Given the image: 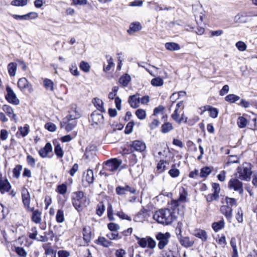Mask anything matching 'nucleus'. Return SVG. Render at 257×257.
<instances>
[{
  "label": "nucleus",
  "mask_w": 257,
  "mask_h": 257,
  "mask_svg": "<svg viewBox=\"0 0 257 257\" xmlns=\"http://www.w3.org/2000/svg\"><path fill=\"white\" fill-rule=\"evenodd\" d=\"M179 211L175 207L170 208H164L156 211L154 215L153 218L159 223L167 225L171 224L177 217V214Z\"/></svg>",
  "instance_id": "1"
},
{
  "label": "nucleus",
  "mask_w": 257,
  "mask_h": 257,
  "mask_svg": "<svg viewBox=\"0 0 257 257\" xmlns=\"http://www.w3.org/2000/svg\"><path fill=\"white\" fill-rule=\"evenodd\" d=\"M72 203L74 207L79 211L89 204L90 200L84 196L82 191H77L73 193Z\"/></svg>",
  "instance_id": "2"
},
{
  "label": "nucleus",
  "mask_w": 257,
  "mask_h": 257,
  "mask_svg": "<svg viewBox=\"0 0 257 257\" xmlns=\"http://www.w3.org/2000/svg\"><path fill=\"white\" fill-rule=\"evenodd\" d=\"M238 178L242 180L246 181L250 179V176L252 174L251 165L248 163H244L237 169Z\"/></svg>",
  "instance_id": "3"
},
{
  "label": "nucleus",
  "mask_w": 257,
  "mask_h": 257,
  "mask_svg": "<svg viewBox=\"0 0 257 257\" xmlns=\"http://www.w3.org/2000/svg\"><path fill=\"white\" fill-rule=\"evenodd\" d=\"M187 191L184 187H181L179 189V198L177 199L171 200L170 205L171 206L172 208L175 207L179 211V207L181 206L183 207L182 204L187 201Z\"/></svg>",
  "instance_id": "4"
},
{
  "label": "nucleus",
  "mask_w": 257,
  "mask_h": 257,
  "mask_svg": "<svg viewBox=\"0 0 257 257\" xmlns=\"http://www.w3.org/2000/svg\"><path fill=\"white\" fill-rule=\"evenodd\" d=\"M122 161L116 158L111 159L105 162L103 170L109 172L116 171L121 164Z\"/></svg>",
  "instance_id": "5"
},
{
  "label": "nucleus",
  "mask_w": 257,
  "mask_h": 257,
  "mask_svg": "<svg viewBox=\"0 0 257 257\" xmlns=\"http://www.w3.org/2000/svg\"><path fill=\"white\" fill-rule=\"evenodd\" d=\"M170 237V234L168 232L165 233L159 232L157 234L156 238L159 241L158 246L160 249H163L168 244Z\"/></svg>",
  "instance_id": "6"
},
{
  "label": "nucleus",
  "mask_w": 257,
  "mask_h": 257,
  "mask_svg": "<svg viewBox=\"0 0 257 257\" xmlns=\"http://www.w3.org/2000/svg\"><path fill=\"white\" fill-rule=\"evenodd\" d=\"M228 186L229 189H233L235 191L238 192L240 194L243 193V183L238 179H231L228 182Z\"/></svg>",
  "instance_id": "7"
},
{
  "label": "nucleus",
  "mask_w": 257,
  "mask_h": 257,
  "mask_svg": "<svg viewBox=\"0 0 257 257\" xmlns=\"http://www.w3.org/2000/svg\"><path fill=\"white\" fill-rule=\"evenodd\" d=\"M6 91L7 94L5 96L6 100L11 104L14 105L19 104L20 100L17 98L16 93L10 86H7L6 87Z\"/></svg>",
  "instance_id": "8"
},
{
  "label": "nucleus",
  "mask_w": 257,
  "mask_h": 257,
  "mask_svg": "<svg viewBox=\"0 0 257 257\" xmlns=\"http://www.w3.org/2000/svg\"><path fill=\"white\" fill-rule=\"evenodd\" d=\"M22 199L25 208L27 210H33V207H30L31 195L26 188H23L22 190Z\"/></svg>",
  "instance_id": "9"
},
{
  "label": "nucleus",
  "mask_w": 257,
  "mask_h": 257,
  "mask_svg": "<svg viewBox=\"0 0 257 257\" xmlns=\"http://www.w3.org/2000/svg\"><path fill=\"white\" fill-rule=\"evenodd\" d=\"M18 86L21 91L27 90L30 93L33 91L32 84L25 77H23L19 79L18 81Z\"/></svg>",
  "instance_id": "10"
},
{
  "label": "nucleus",
  "mask_w": 257,
  "mask_h": 257,
  "mask_svg": "<svg viewBox=\"0 0 257 257\" xmlns=\"http://www.w3.org/2000/svg\"><path fill=\"white\" fill-rule=\"evenodd\" d=\"M115 191L117 195H123L126 194L127 192L135 194L136 193V189L132 186L125 185L124 186H117L115 188Z\"/></svg>",
  "instance_id": "11"
},
{
  "label": "nucleus",
  "mask_w": 257,
  "mask_h": 257,
  "mask_svg": "<svg viewBox=\"0 0 257 257\" xmlns=\"http://www.w3.org/2000/svg\"><path fill=\"white\" fill-rule=\"evenodd\" d=\"M146 148V144L144 142L140 141H135L131 145V149L133 151L143 152Z\"/></svg>",
  "instance_id": "12"
},
{
  "label": "nucleus",
  "mask_w": 257,
  "mask_h": 257,
  "mask_svg": "<svg viewBox=\"0 0 257 257\" xmlns=\"http://www.w3.org/2000/svg\"><path fill=\"white\" fill-rule=\"evenodd\" d=\"M220 212L223 214L228 221L230 222L232 217V209L227 205H222L220 207Z\"/></svg>",
  "instance_id": "13"
},
{
  "label": "nucleus",
  "mask_w": 257,
  "mask_h": 257,
  "mask_svg": "<svg viewBox=\"0 0 257 257\" xmlns=\"http://www.w3.org/2000/svg\"><path fill=\"white\" fill-rule=\"evenodd\" d=\"M11 188V185L6 178L0 177V192L2 194L9 191Z\"/></svg>",
  "instance_id": "14"
},
{
  "label": "nucleus",
  "mask_w": 257,
  "mask_h": 257,
  "mask_svg": "<svg viewBox=\"0 0 257 257\" xmlns=\"http://www.w3.org/2000/svg\"><path fill=\"white\" fill-rule=\"evenodd\" d=\"M2 109L12 120H14L15 122H17L16 114L14 113V110L11 106L5 104L3 106Z\"/></svg>",
  "instance_id": "15"
},
{
  "label": "nucleus",
  "mask_w": 257,
  "mask_h": 257,
  "mask_svg": "<svg viewBox=\"0 0 257 257\" xmlns=\"http://www.w3.org/2000/svg\"><path fill=\"white\" fill-rule=\"evenodd\" d=\"M128 101L131 107L135 108L138 107L140 103L139 94L137 93L135 95L130 96Z\"/></svg>",
  "instance_id": "16"
},
{
  "label": "nucleus",
  "mask_w": 257,
  "mask_h": 257,
  "mask_svg": "<svg viewBox=\"0 0 257 257\" xmlns=\"http://www.w3.org/2000/svg\"><path fill=\"white\" fill-rule=\"evenodd\" d=\"M95 147L94 146H88L85 150L84 155V158L88 160H91L95 156Z\"/></svg>",
  "instance_id": "17"
},
{
  "label": "nucleus",
  "mask_w": 257,
  "mask_h": 257,
  "mask_svg": "<svg viewBox=\"0 0 257 257\" xmlns=\"http://www.w3.org/2000/svg\"><path fill=\"white\" fill-rule=\"evenodd\" d=\"M91 118L93 123L98 124L103 122V116L97 111H93L91 114Z\"/></svg>",
  "instance_id": "18"
},
{
  "label": "nucleus",
  "mask_w": 257,
  "mask_h": 257,
  "mask_svg": "<svg viewBox=\"0 0 257 257\" xmlns=\"http://www.w3.org/2000/svg\"><path fill=\"white\" fill-rule=\"evenodd\" d=\"M69 113V114L64 118L65 120L72 121L80 117V114L77 111L75 105L72 107V110Z\"/></svg>",
  "instance_id": "19"
},
{
  "label": "nucleus",
  "mask_w": 257,
  "mask_h": 257,
  "mask_svg": "<svg viewBox=\"0 0 257 257\" xmlns=\"http://www.w3.org/2000/svg\"><path fill=\"white\" fill-rule=\"evenodd\" d=\"M28 211L32 212L31 217L32 220L36 224H40L42 221L41 212L38 209L33 210H28Z\"/></svg>",
  "instance_id": "20"
},
{
  "label": "nucleus",
  "mask_w": 257,
  "mask_h": 257,
  "mask_svg": "<svg viewBox=\"0 0 257 257\" xmlns=\"http://www.w3.org/2000/svg\"><path fill=\"white\" fill-rule=\"evenodd\" d=\"M142 28V27L140 23L136 22L132 23L130 25L129 29L127 30V33L132 35L137 32L140 31Z\"/></svg>",
  "instance_id": "21"
},
{
  "label": "nucleus",
  "mask_w": 257,
  "mask_h": 257,
  "mask_svg": "<svg viewBox=\"0 0 257 257\" xmlns=\"http://www.w3.org/2000/svg\"><path fill=\"white\" fill-rule=\"evenodd\" d=\"M178 238L181 244L185 247H191L194 244V241L190 240L188 237H183L180 235V237H179V235H178Z\"/></svg>",
  "instance_id": "22"
},
{
  "label": "nucleus",
  "mask_w": 257,
  "mask_h": 257,
  "mask_svg": "<svg viewBox=\"0 0 257 257\" xmlns=\"http://www.w3.org/2000/svg\"><path fill=\"white\" fill-rule=\"evenodd\" d=\"M83 239L86 242L88 243L91 239V231L89 226H84L83 228Z\"/></svg>",
  "instance_id": "23"
},
{
  "label": "nucleus",
  "mask_w": 257,
  "mask_h": 257,
  "mask_svg": "<svg viewBox=\"0 0 257 257\" xmlns=\"http://www.w3.org/2000/svg\"><path fill=\"white\" fill-rule=\"evenodd\" d=\"M194 235L201 239L202 241H205L207 239L206 232L202 229H198L194 231Z\"/></svg>",
  "instance_id": "24"
},
{
  "label": "nucleus",
  "mask_w": 257,
  "mask_h": 257,
  "mask_svg": "<svg viewBox=\"0 0 257 257\" xmlns=\"http://www.w3.org/2000/svg\"><path fill=\"white\" fill-rule=\"evenodd\" d=\"M61 125L62 127L64 126L66 131L68 132L72 131L76 125V122L75 121L71 122V120L67 121L63 119V121L61 123Z\"/></svg>",
  "instance_id": "25"
},
{
  "label": "nucleus",
  "mask_w": 257,
  "mask_h": 257,
  "mask_svg": "<svg viewBox=\"0 0 257 257\" xmlns=\"http://www.w3.org/2000/svg\"><path fill=\"white\" fill-rule=\"evenodd\" d=\"M83 180L88 184H91L94 181L93 171L91 169H88L86 175L84 174Z\"/></svg>",
  "instance_id": "26"
},
{
  "label": "nucleus",
  "mask_w": 257,
  "mask_h": 257,
  "mask_svg": "<svg viewBox=\"0 0 257 257\" xmlns=\"http://www.w3.org/2000/svg\"><path fill=\"white\" fill-rule=\"evenodd\" d=\"M95 243L105 247L109 246L111 244V241L107 240L104 237L102 236L99 237L95 241Z\"/></svg>",
  "instance_id": "27"
},
{
  "label": "nucleus",
  "mask_w": 257,
  "mask_h": 257,
  "mask_svg": "<svg viewBox=\"0 0 257 257\" xmlns=\"http://www.w3.org/2000/svg\"><path fill=\"white\" fill-rule=\"evenodd\" d=\"M136 239L138 240V244L142 248L147 247V241H151V239L148 238V236L145 237H140L137 235L135 236Z\"/></svg>",
  "instance_id": "28"
},
{
  "label": "nucleus",
  "mask_w": 257,
  "mask_h": 257,
  "mask_svg": "<svg viewBox=\"0 0 257 257\" xmlns=\"http://www.w3.org/2000/svg\"><path fill=\"white\" fill-rule=\"evenodd\" d=\"M224 220L222 219L218 222H213L212 224V228L215 232H218L219 230L224 228Z\"/></svg>",
  "instance_id": "29"
},
{
  "label": "nucleus",
  "mask_w": 257,
  "mask_h": 257,
  "mask_svg": "<svg viewBox=\"0 0 257 257\" xmlns=\"http://www.w3.org/2000/svg\"><path fill=\"white\" fill-rule=\"evenodd\" d=\"M93 103L98 110L101 112H104L105 111V109L103 106V102L101 99L95 98L94 99Z\"/></svg>",
  "instance_id": "30"
},
{
  "label": "nucleus",
  "mask_w": 257,
  "mask_h": 257,
  "mask_svg": "<svg viewBox=\"0 0 257 257\" xmlns=\"http://www.w3.org/2000/svg\"><path fill=\"white\" fill-rule=\"evenodd\" d=\"M17 65L16 63L11 62L8 65V70L10 76L14 77L16 75Z\"/></svg>",
  "instance_id": "31"
},
{
  "label": "nucleus",
  "mask_w": 257,
  "mask_h": 257,
  "mask_svg": "<svg viewBox=\"0 0 257 257\" xmlns=\"http://www.w3.org/2000/svg\"><path fill=\"white\" fill-rule=\"evenodd\" d=\"M166 49L169 51H177L180 49L179 44L174 42H168L165 44Z\"/></svg>",
  "instance_id": "32"
},
{
  "label": "nucleus",
  "mask_w": 257,
  "mask_h": 257,
  "mask_svg": "<svg viewBox=\"0 0 257 257\" xmlns=\"http://www.w3.org/2000/svg\"><path fill=\"white\" fill-rule=\"evenodd\" d=\"M43 85L46 90L53 91L54 83L51 80L48 78L44 79L43 81Z\"/></svg>",
  "instance_id": "33"
},
{
  "label": "nucleus",
  "mask_w": 257,
  "mask_h": 257,
  "mask_svg": "<svg viewBox=\"0 0 257 257\" xmlns=\"http://www.w3.org/2000/svg\"><path fill=\"white\" fill-rule=\"evenodd\" d=\"M205 110H208L210 112V116L212 118H216L218 116V111L217 108L207 105L204 107Z\"/></svg>",
  "instance_id": "34"
},
{
  "label": "nucleus",
  "mask_w": 257,
  "mask_h": 257,
  "mask_svg": "<svg viewBox=\"0 0 257 257\" xmlns=\"http://www.w3.org/2000/svg\"><path fill=\"white\" fill-rule=\"evenodd\" d=\"M131 81V76L128 75L127 74H125L123 75L119 80V83L123 86H127L128 83Z\"/></svg>",
  "instance_id": "35"
},
{
  "label": "nucleus",
  "mask_w": 257,
  "mask_h": 257,
  "mask_svg": "<svg viewBox=\"0 0 257 257\" xmlns=\"http://www.w3.org/2000/svg\"><path fill=\"white\" fill-rule=\"evenodd\" d=\"M173 127L171 123L167 122L162 125L161 132L164 134L168 133L172 130Z\"/></svg>",
  "instance_id": "36"
},
{
  "label": "nucleus",
  "mask_w": 257,
  "mask_h": 257,
  "mask_svg": "<svg viewBox=\"0 0 257 257\" xmlns=\"http://www.w3.org/2000/svg\"><path fill=\"white\" fill-rule=\"evenodd\" d=\"M247 15L245 13H242L237 14L235 17V20L238 23H246L247 22Z\"/></svg>",
  "instance_id": "37"
},
{
  "label": "nucleus",
  "mask_w": 257,
  "mask_h": 257,
  "mask_svg": "<svg viewBox=\"0 0 257 257\" xmlns=\"http://www.w3.org/2000/svg\"><path fill=\"white\" fill-rule=\"evenodd\" d=\"M56 220L58 223H62L65 220L64 211L62 209L57 210L56 215Z\"/></svg>",
  "instance_id": "38"
},
{
  "label": "nucleus",
  "mask_w": 257,
  "mask_h": 257,
  "mask_svg": "<svg viewBox=\"0 0 257 257\" xmlns=\"http://www.w3.org/2000/svg\"><path fill=\"white\" fill-rule=\"evenodd\" d=\"M212 172L211 169L209 167H205L201 169L200 176L202 178H205L208 176Z\"/></svg>",
  "instance_id": "39"
},
{
  "label": "nucleus",
  "mask_w": 257,
  "mask_h": 257,
  "mask_svg": "<svg viewBox=\"0 0 257 257\" xmlns=\"http://www.w3.org/2000/svg\"><path fill=\"white\" fill-rule=\"evenodd\" d=\"M239 99L240 97L238 96L233 94H228L225 97V100L229 103H234Z\"/></svg>",
  "instance_id": "40"
},
{
  "label": "nucleus",
  "mask_w": 257,
  "mask_h": 257,
  "mask_svg": "<svg viewBox=\"0 0 257 257\" xmlns=\"http://www.w3.org/2000/svg\"><path fill=\"white\" fill-rule=\"evenodd\" d=\"M28 4V0H13L11 2V5L16 7L25 6Z\"/></svg>",
  "instance_id": "41"
},
{
  "label": "nucleus",
  "mask_w": 257,
  "mask_h": 257,
  "mask_svg": "<svg viewBox=\"0 0 257 257\" xmlns=\"http://www.w3.org/2000/svg\"><path fill=\"white\" fill-rule=\"evenodd\" d=\"M54 152L58 158H62L63 157L64 152L59 144H57L55 145L54 148Z\"/></svg>",
  "instance_id": "42"
},
{
  "label": "nucleus",
  "mask_w": 257,
  "mask_h": 257,
  "mask_svg": "<svg viewBox=\"0 0 257 257\" xmlns=\"http://www.w3.org/2000/svg\"><path fill=\"white\" fill-rule=\"evenodd\" d=\"M19 131L20 132L21 136L25 137L28 135L29 132V126L28 124H26L24 127L21 126L19 127Z\"/></svg>",
  "instance_id": "43"
},
{
  "label": "nucleus",
  "mask_w": 257,
  "mask_h": 257,
  "mask_svg": "<svg viewBox=\"0 0 257 257\" xmlns=\"http://www.w3.org/2000/svg\"><path fill=\"white\" fill-rule=\"evenodd\" d=\"M79 67L84 72L88 73L90 71V66L88 63L82 61L80 63Z\"/></svg>",
  "instance_id": "44"
},
{
  "label": "nucleus",
  "mask_w": 257,
  "mask_h": 257,
  "mask_svg": "<svg viewBox=\"0 0 257 257\" xmlns=\"http://www.w3.org/2000/svg\"><path fill=\"white\" fill-rule=\"evenodd\" d=\"M169 174L173 178H175L179 176L180 171L176 168L175 165L172 166L171 169L169 171Z\"/></svg>",
  "instance_id": "45"
},
{
  "label": "nucleus",
  "mask_w": 257,
  "mask_h": 257,
  "mask_svg": "<svg viewBox=\"0 0 257 257\" xmlns=\"http://www.w3.org/2000/svg\"><path fill=\"white\" fill-rule=\"evenodd\" d=\"M105 207L103 203L99 202L97 205V208L96 210V214L98 215L99 216H101L103 214L105 210Z\"/></svg>",
  "instance_id": "46"
},
{
  "label": "nucleus",
  "mask_w": 257,
  "mask_h": 257,
  "mask_svg": "<svg viewBox=\"0 0 257 257\" xmlns=\"http://www.w3.org/2000/svg\"><path fill=\"white\" fill-rule=\"evenodd\" d=\"M167 163V162L164 160H161L160 162L158 163L157 166V169L159 173H161L163 172L165 170V164Z\"/></svg>",
  "instance_id": "47"
},
{
  "label": "nucleus",
  "mask_w": 257,
  "mask_h": 257,
  "mask_svg": "<svg viewBox=\"0 0 257 257\" xmlns=\"http://www.w3.org/2000/svg\"><path fill=\"white\" fill-rule=\"evenodd\" d=\"M106 58L107 59L108 65L107 66H103V71L105 72H107L109 71L111 68L114 66V63L113 62V59L111 57L109 56H106Z\"/></svg>",
  "instance_id": "48"
},
{
  "label": "nucleus",
  "mask_w": 257,
  "mask_h": 257,
  "mask_svg": "<svg viewBox=\"0 0 257 257\" xmlns=\"http://www.w3.org/2000/svg\"><path fill=\"white\" fill-rule=\"evenodd\" d=\"M22 170V166L21 165H17L13 169V173L14 177L18 179L20 177L21 172Z\"/></svg>",
  "instance_id": "49"
},
{
  "label": "nucleus",
  "mask_w": 257,
  "mask_h": 257,
  "mask_svg": "<svg viewBox=\"0 0 257 257\" xmlns=\"http://www.w3.org/2000/svg\"><path fill=\"white\" fill-rule=\"evenodd\" d=\"M237 123L240 128H244L247 124V120L245 117L240 116L237 119Z\"/></svg>",
  "instance_id": "50"
},
{
  "label": "nucleus",
  "mask_w": 257,
  "mask_h": 257,
  "mask_svg": "<svg viewBox=\"0 0 257 257\" xmlns=\"http://www.w3.org/2000/svg\"><path fill=\"white\" fill-rule=\"evenodd\" d=\"M163 83L164 81L160 77H156L151 80V84L154 86H161Z\"/></svg>",
  "instance_id": "51"
},
{
  "label": "nucleus",
  "mask_w": 257,
  "mask_h": 257,
  "mask_svg": "<svg viewBox=\"0 0 257 257\" xmlns=\"http://www.w3.org/2000/svg\"><path fill=\"white\" fill-rule=\"evenodd\" d=\"M15 251L20 257H26L27 255L26 251L22 247H16Z\"/></svg>",
  "instance_id": "52"
},
{
  "label": "nucleus",
  "mask_w": 257,
  "mask_h": 257,
  "mask_svg": "<svg viewBox=\"0 0 257 257\" xmlns=\"http://www.w3.org/2000/svg\"><path fill=\"white\" fill-rule=\"evenodd\" d=\"M136 115L140 119H144L146 117V111L143 109H138L136 111Z\"/></svg>",
  "instance_id": "53"
},
{
  "label": "nucleus",
  "mask_w": 257,
  "mask_h": 257,
  "mask_svg": "<svg viewBox=\"0 0 257 257\" xmlns=\"http://www.w3.org/2000/svg\"><path fill=\"white\" fill-rule=\"evenodd\" d=\"M183 94L184 95H186V92L185 91H180L178 93H173L170 97V100L172 102V103H174L176 100H177L181 94Z\"/></svg>",
  "instance_id": "54"
},
{
  "label": "nucleus",
  "mask_w": 257,
  "mask_h": 257,
  "mask_svg": "<svg viewBox=\"0 0 257 257\" xmlns=\"http://www.w3.org/2000/svg\"><path fill=\"white\" fill-rule=\"evenodd\" d=\"M106 236L111 240L119 239L121 238V236L118 235V233L117 232H110L108 233Z\"/></svg>",
  "instance_id": "55"
},
{
  "label": "nucleus",
  "mask_w": 257,
  "mask_h": 257,
  "mask_svg": "<svg viewBox=\"0 0 257 257\" xmlns=\"http://www.w3.org/2000/svg\"><path fill=\"white\" fill-rule=\"evenodd\" d=\"M31 232L29 233V237L32 239H37L38 235V231L36 227H33L31 230Z\"/></svg>",
  "instance_id": "56"
},
{
  "label": "nucleus",
  "mask_w": 257,
  "mask_h": 257,
  "mask_svg": "<svg viewBox=\"0 0 257 257\" xmlns=\"http://www.w3.org/2000/svg\"><path fill=\"white\" fill-rule=\"evenodd\" d=\"M212 188L213 191V193L217 195L219 197V193L220 191V185L219 184L216 183H213L212 184Z\"/></svg>",
  "instance_id": "57"
},
{
  "label": "nucleus",
  "mask_w": 257,
  "mask_h": 257,
  "mask_svg": "<svg viewBox=\"0 0 257 257\" xmlns=\"http://www.w3.org/2000/svg\"><path fill=\"white\" fill-rule=\"evenodd\" d=\"M69 70L71 73L76 76L79 75V72L78 71L77 67L75 64H72L69 68Z\"/></svg>",
  "instance_id": "58"
},
{
  "label": "nucleus",
  "mask_w": 257,
  "mask_h": 257,
  "mask_svg": "<svg viewBox=\"0 0 257 257\" xmlns=\"http://www.w3.org/2000/svg\"><path fill=\"white\" fill-rule=\"evenodd\" d=\"M148 237L149 239H151V241H147V247L151 249L155 248L156 246V241L151 236H148Z\"/></svg>",
  "instance_id": "59"
},
{
  "label": "nucleus",
  "mask_w": 257,
  "mask_h": 257,
  "mask_svg": "<svg viewBox=\"0 0 257 257\" xmlns=\"http://www.w3.org/2000/svg\"><path fill=\"white\" fill-rule=\"evenodd\" d=\"M107 227L111 231L113 232H117V230L120 228L118 224L112 222L108 223Z\"/></svg>",
  "instance_id": "60"
},
{
  "label": "nucleus",
  "mask_w": 257,
  "mask_h": 257,
  "mask_svg": "<svg viewBox=\"0 0 257 257\" xmlns=\"http://www.w3.org/2000/svg\"><path fill=\"white\" fill-rule=\"evenodd\" d=\"M57 191L62 195L65 194L67 191L66 185H65V184L59 185L57 186Z\"/></svg>",
  "instance_id": "61"
},
{
  "label": "nucleus",
  "mask_w": 257,
  "mask_h": 257,
  "mask_svg": "<svg viewBox=\"0 0 257 257\" xmlns=\"http://www.w3.org/2000/svg\"><path fill=\"white\" fill-rule=\"evenodd\" d=\"M27 162L28 164L32 167H35L36 165V160L35 158L29 155L27 156Z\"/></svg>",
  "instance_id": "62"
},
{
  "label": "nucleus",
  "mask_w": 257,
  "mask_h": 257,
  "mask_svg": "<svg viewBox=\"0 0 257 257\" xmlns=\"http://www.w3.org/2000/svg\"><path fill=\"white\" fill-rule=\"evenodd\" d=\"M115 214L121 219H126L129 221L132 220V219L130 216H128L127 215H126L121 211H117Z\"/></svg>",
  "instance_id": "63"
},
{
  "label": "nucleus",
  "mask_w": 257,
  "mask_h": 257,
  "mask_svg": "<svg viewBox=\"0 0 257 257\" xmlns=\"http://www.w3.org/2000/svg\"><path fill=\"white\" fill-rule=\"evenodd\" d=\"M236 47L240 51H244L246 50V45L242 41H238L235 44Z\"/></svg>",
  "instance_id": "64"
}]
</instances>
